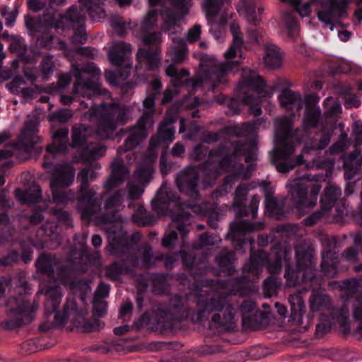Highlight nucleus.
<instances>
[{"instance_id": "15", "label": "nucleus", "mask_w": 362, "mask_h": 362, "mask_svg": "<svg viewBox=\"0 0 362 362\" xmlns=\"http://www.w3.org/2000/svg\"><path fill=\"white\" fill-rule=\"evenodd\" d=\"M59 264V261L54 255H41L37 260L36 267L38 271L49 278L66 283L69 269L65 266L58 267Z\"/></svg>"}, {"instance_id": "52", "label": "nucleus", "mask_w": 362, "mask_h": 362, "mask_svg": "<svg viewBox=\"0 0 362 362\" xmlns=\"http://www.w3.org/2000/svg\"><path fill=\"white\" fill-rule=\"evenodd\" d=\"M50 213L57 218L59 224L72 227V218L69 211L55 206L50 209Z\"/></svg>"}, {"instance_id": "41", "label": "nucleus", "mask_w": 362, "mask_h": 362, "mask_svg": "<svg viewBox=\"0 0 362 362\" xmlns=\"http://www.w3.org/2000/svg\"><path fill=\"white\" fill-rule=\"evenodd\" d=\"M86 129L87 128L83 124L74 126L72 127L71 143L70 144L72 148L82 150L86 146Z\"/></svg>"}, {"instance_id": "14", "label": "nucleus", "mask_w": 362, "mask_h": 362, "mask_svg": "<svg viewBox=\"0 0 362 362\" xmlns=\"http://www.w3.org/2000/svg\"><path fill=\"white\" fill-rule=\"evenodd\" d=\"M322 9L317 12V17L325 25L333 30L335 21L347 16V0H322Z\"/></svg>"}, {"instance_id": "38", "label": "nucleus", "mask_w": 362, "mask_h": 362, "mask_svg": "<svg viewBox=\"0 0 362 362\" xmlns=\"http://www.w3.org/2000/svg\"><path fill=\"white\" fill-rule=\"evenodd\" d=\"M106 148L98 144H88L81 151V158L84 160L98 159L105 155Z\"/></svg>"}, {"instance_id": "56", "label": "nucleus", "mask_w": 362, "mask_h": 362, "mask_svg": "<svg viewBox=\"0 0 362 362\" xmlns=\"http://www.w3.org/2000/svg\"><path fill=\"white\" fill-rule=\"evenodd\" d=\"M280 286L279 279L274 275H271L264 281V292L266 296L271 297L276 292Z\"/></svg>"}, {"instance_id": "7", "label": "nucleus", "mask_w": 362, "mask_h": 362, "mask_svg": "<svg viewBox=\"0 0 362 362\" xmlns=\"http://www.w3.org/2000/svg\"><path fill=\"white\" fill-rule=\"evenodd\" d=\"M320 175L305 174L296 178L288 185L293 204L298 210L313 208L317 202V196L322 189L318 181Z\"/></svg>"}, {"instance_id": "24", "label": "nucleus", "mask_w": 362, "mask_h": 362, "mask_svg": "<svg viewBox=\"0 0 362 362\" xmlns=\"http://www.w3.org/2000/svg\"><path fill=\"white\" fill-rule=\"evenodd\" d=\"M74 180V170L69 164L55 166L50 178V188L69 187Z\"/></svg>"}, {"instance_id": "34", "label": "nucleus", "mask_w": 362, "mask_h": 362, "mask_svg": "<svg viewBox=\"0 0 362 362\" xmlns=\"http://www.w3.org/2000/svg\"><path fill=\"white\" fill-rule=\"evenodd\" d=\"M262 264V259L257 255H251L248 262L243 267V281H253L258 278L259 271Z\"/></svg>"}, {"instance_id": "61", "label": "nucleus", "mask_w": 362, "mask_h": 362, "mask_svg": "<svg viewBox=\"0 0 362 362\" xmlns=\"http://www.w3.org/2000/svg\"><path fill=\"white\" fill-rule=\"evenodd\" d=\"M93 313L95 316L101 317L107 312V302L104 299L93 298Z\"/></svg>"}, {"instance_id": "59", "label": "nucleus", "mask_w": 362, "mask_h": 362, "mask_svg": "<svg viewBox=\"0 0 362 362\" xmlns=\"http://www.w3.org/2000/svg\"><path fill=\"white\" fill-rule=\"evenodd\" d=\"M156 200L160 204L175 202L176 197L166 187H161L156 195Z\"/></svg>"}, {"instance_id": "43", "label": "nucleus", "mask_w": 362, "mask_h": 362, "mask_svg": "<svg viewBox=\"0 0 362 362\" xmlns=\"http://www.w3.org/2000/svg\"><path fill=\"white\" fill-rule=\"evenodd\" d=\"M141 41L147 49L158 48L160 49L162 35L160 32L141 31Z\"/></svg>"}, {"instance_id": "57", "label": "nucleus", "mask_w": 362, "mask_h": 362, "mask_svg": "<svg viewBox=\"0 0 362 362\" xmlns=\"http://www.w3.org/2000/svg\"><path fill=\"white\" fill-rule=\"evenodd\" d=\"M265 206L272 216H279L282 214L283 209L276 198L267 194L265 198Z\"/></svg>"}, {"instance_id": "23", "label": "nucleus", "mask_w": 362, "mask_h": 362, "mask_svg": "<svg viewBox=\"0 0 362 362\" xmlns=\"http://www.w3.org/2000/svg\"><path fill=\"white\" fill-rule=\"evenodd\" d=\"M69 129L66 127L60 128L52 134L53 144L47 148V155L45 156L43 167L48 168L52 165V159L54 158L55 153H64L67 148V137Z\"/></svg>"}, {"instance_id": "20", "label": "nucleus", "mask_w": 362, "mask_h": 362, "mask_svg": "<svg viewBox=\"0 0 362 362\" xmlns=\"http://www.w3.org/2000/svg\"><path fill=\"white\" fill-rule=\"evenodd\" d=\"M198 173L193 167H187L181 170L176 177V185L180 192L192 198H197L198 196Z\"/></svg>"}, {"instance_id": "40", "label": "nucleus", "mask_w": 362, "mask_h": 362, "mask_svg": "<svg viewBox=\"0 0 362 362\" xmlns=\"http://www.w3.org/2000/svg\"><path fill=\"white\" fill-rule=\"evenodd\" d=\"M78 1L93 21H100L106 16L105 11L102 6L103 4H91V0H78Z\"/></svg>"}, {"instance_id": "58", "label": "nucleus", "mask_w": 362, "mask_h": 362, "mask_svg": "<svg viewBox=\"0 0 362 362\" xmlns=\"http://www.w3.org/2000/svg\"><path fill=\"white\" fill-rule=\"evenodd\" d=\"M222 0H205L204 8L207 17H215L221 11L223 6Z\"/></svg>"}, {"instance_id": "29", "label": "nucleus", "mask_w": 362, "mask_h": 362, "mask_svg": "<svg viewBox=\"0 0 362 362\" xmlns=\"http://www.w3.org/2000/svg\"><path fill=\"white\" fill-rule=\"evenodd\" d=\"M161 49L158 48H139L136 53L139 63H144L148 69L154 70L158 67Z\"/></svg>"}, {"instance_id": "50", "label": "nucleus", "mask_w": 362, "mask_h": 362, "mask_svg": "<svg viewBox=\"0 0 362 362\" xmlns=\"http://www.w3.org/2000/svg\"><path fill=\"white\" fill-rule=\"evenodd\" d=\"M134 220L143 226H152L156 222V217L153 214L148 213L146 209L141 208L134 216Z\"/></svg>"}, {"instance_id": "26", "label": "nucleus", "mask_w": 362, "mask_h": 362, "mask_svg": "<svg viewBox=\"0 0 362 362\" xmlns=\"http://www.w3.org/2000/svg\"><path fill=\"white\" fill-rule=\"evenodd\" d=\"M132 51V47L129 43L122 41L117 42L109 52L110 62L116 66H130L129 55Z\"/></svg>"}, {"instance_id": "6", "label": "nucleus", "mask_w": 362, "mask_h": 362, "mask_svg": "<svg viewBox=\"0 0 362 362\" xmlns=\"http://www.w3.org/2000/svg\"><path fill=\"white\" fill-rule=\"evenodd\" d=\"M110 255L121 257L119 262H115L106 268V276L115 281L123 273L129 272L137 267L138 257L135 254V248L132 243L124 238H114L106 247Z\"/></svg>"}, {"instance_id": "48", "label": "nucleus", "mask_w": 362, "mask_h": 362, "mask_svg": "<svg viewBox=\"0 0 362 362\" xmlns=\"http://www.w3.org/2000/svg\"><path fill=\"white\" fill-rule=\"evenodd\" d=\"M262 227L255 228V226L247 221H234L230 224V232L233 236L245 235L255 229H260Z\"/></svg>"}, {"instance_id": "21", "label": "nucleus", "mask_w": 362, "mask_h": 362, "mask_svg": "<svg viewBox=\"0 0 362 362\" xmlns=\"http://www.w3.org/2000/svg\"><path fill=\"white\" fill-rule=\"evenodd\" d=\"M309 302L310 308L313 313L327 310L332 319L336 320L337 322L341 323L342 326H345L346 325L347 321L343 322L341 318H337L333 316V312L336 313L337 310H340V308H334L332 306L330 297L323 291L315 288L313 289Z\"/></svg>"}, {"instance_id": "2", "label": "nucleus", "mask_w": 362, "mask_h": 362, "mask_svg": "<svg viewBox=\"0 0 362 362\" xmlns=\"http://www.w3.org/2000/svg\"><path fill=\"white\" fill-rule=\"evenodd\" d=\"M192 319L194 322L209 320L210 329L233 331L237 327V310L225 296L199 298Z\"/></svg>"}, {"instance_id": "27", "label": "nucleus", "mask_w": 362, "mask_h": 362, "mask_svg": "<svg viewBox=\"0 0 362 362\" xmlns=\"http://www.w3.org/2000/svg\"><path fill=\"white\" fill-rule=\"evenodd\" d=\"M244 146V144L238 143L236 144L233 153L226 156H223L226 151V148L223 146L211 151L209 153L210 158L223 156V158L218 161V165L216 171L219 173L223 171H228L231 170L234 167L233 164V158L240 156L243 153L242 151Z\"/></svg>"}, {"instance_id": "31", "label": "nucleus", "mask_w": 362, "mask_h": 362, "mask_svg": "<svg viewBox=\"0 0 362 362\" xmlns=\"http://www.w3.org/2000/svg\"><path fill=\"white\" fill-rule=\"evenodd\" d=\"M45 294L47 297L45 303V310L47 315L56 312L57 308L61 303L62 291L58 286L48 288Z\"/></svg>"}, {"instance_id": "44", "label": "nucleus", "mask_w": 362, "mask_h": 362, "mask_svg": "<svg viewBox=\"0 0 362 362\" xmlns=\"http://www.w3.org/2000/svg\"><path fill=\"white\" fill-rule=\"evenodd\" d=\"M321 117L320 107L306 105V110L303 117V123L305 127H317Z\"/></svg>"}, {"instance_id": "49", "label": "nucleus", "mask_w": 362, "mask_h": 362, "mask_svg": "<svg viewBox=\"0 0 362 362\" xmlns=\"http://www.w3.org/2000/svg\"><path fill=\"white\" fill-rule=\"evenodd\" d=\"M339 126L341 128L339 139L329 148V151L332 154L342 152L349 146L347 133L344 129V125L340 123Z\"/></svg>"}, {"instance_id": "64", "label": "nucleus", "mask_w": 362, "mask_h": 362, "mask_svg": "<svg viewBox=\"0 0 362 362\" xmlns=\"http://www.w3.org/2000/svg\"><path fill=\"white\" fill-rule=\"evenodd\" d=\"M73 116V112L69 109H62L53 112L51 115L52 120H57L59 122L65 123Z\"/></svg>"}, {"instance_id": "37", "label": "nucleus", "mask_w": 362, "mask_h": 362, "mask_svg": "<svg viewBox=\"0 0 362 362\" xmlns=\"http://www.w3.org/2000/svg\"><path fill=\"white\" fill-rule=\"evenodd\" d=\"M341 194L340 188L334 185L327 187L325 189L324 194L320 199V204L322 209H326L329 211L332 209L335 202L340 197Z\"/></svg>"}, {"instance_id": "1", "label": "nucleus", "mask_w": 362, "mask_h": 362, "mask_svg": "<svg viewBox=\"0 0 362 362\" xmlns=\"http://www.w3.org/2000/svg\"><path fill=\"white\" fill-rule=\"evenodd\" d=\"M112 172L104 183L103 187L106 190L96 197V192L90 187L89 182L96 179L97 172L92 168L81 169L77 175L79 182L78 196L76 197L78 210L81 214V218L88 219L91 216L98 214L102 210V199L107 192L122 185L129 174V170L124 165V160L120 158H115L111 164Z\"/></svg>"}, {"instance_id": "32", "label": "nucleus", "mask_w": 362, "mask_h": 362, "mask_svg": "<svg viewBox=\"0 0 362 362\" xmlns=\"http://www.w3.org/2000/svg\"><path fill=\"white\" fill-rule=\"evenodd\" d=\"M61 18L62 24H64L62 28L65 29L83 24L86 16L83 9L78 11L76 6H72L67 10L66 13L61 16Z\"/></svg>"}, {"instance_id": "60", "label": "nucleus", "mask_w": 362, "mask_h": 362, "mask_svg": "<svg viewBox=\"0 0 362 362\" xmlns=\"http://www.w3.org/2000/svg\"><path fill=\"white\" fill-rule=\"evenodd\" d=\"M329 213L326 209H322V206H320V209L313 213L311 215L308 216L303 220V222L307 226H313L315 223L318 222V221L325 216L326 214Z\"/></svg>"}, {"instance_id": "22", "label": "nucleus", "mask_w": 362, "mask_h": 362, "mask_svg": "<svg viewBox=\"0 0 362 362\" xmlns=\"http://www.w3.org/2000/svg\"><path fill=\"white\" fill-rule=\"evenodd\" d=\"M37 122L36 119H30L25 122L23 130L18 137V141L16 144L17 149L23 150L27 153H30L34 145L39 141L37 136Z\"/></svg>"}, {"instance_id": "33", "label": "nucleus", "mask_w": 362, "mask_h": 362, "mask_svg": "<svg viewBox=\"0 0 362 362\" xmlns=\"http://www.w3.org/2000/svg\"><path fill=\"white\" fill-rule=\"evenodd\" d=\"M279 99L281 106L288 110H291L294 107L300 110L303 105L301 95L288 88L282 90L279 95Z\"/></svg>"}, {"instance_id": "46", "label": "nucleus", "mask_w": 362, "mask_h": 362, "mask_svg": "<svg viewBox=\"0 0 362 362\" xmlns=\"http://www.w3.org/2000/svg\"><path fill=\"white\" fill-rule=\"evenodd\" d=\"M59 187L51 188L53 202L57 204H67L69 202L74 201L76 195L74 191L71 189L64 191L59 189Z\"/></svg>"}, {"instance_id": "51", "label": "nucleus", "mask_w": 362, "mask_h": 362, "mask_svg": "<svg viewBox=\"0 0 362 362\" xmlns=\"http://www.w3.org/2000/svg\"><path fill=\"white\" fill-rule=\"evenodd\" d=\"M255 129V124L250 122H245L241 125L230 127L228 132L238 137H247L250 135Z\"/></svg>"}, {"instance_id": "18", "label": "nucleus", "mask_w": 362, "mask_h": 362, "mask_svg": "<svg viewBox=\"0 0 362 362\" xmlns=\"http://www.w3.org/2000/svg\"><path fill=\"white\" fill-rule=\"evenodd\" d=\"M248 187L245 184L239 185L235 192L234 206L240 208L238 213L239 217L252 216L253 219L257 218L260 197L253 195L247 206H243V202L247 194Z\"/></svg>"}, {"instance_id": "35", "label": "nucleus", "mask_w": 362, "mask_h": 362, "mask_svg": "<svg viewBox=\"0 0 362 362\" xmlns=\"http://www.w3.org/2000/svg\"><path fill=\"white\" fill-rule=\"evenodd\" d=\"M265 55L264 63L266 66L271 69L279 68L282 64V56L279 49L273 44H269L264 47Z\"/></svg>"}, {"instance_id": "16", "label": "nucleus", "mask_w": 362, "mask_h": 362, "mask_svg": "<svg viewBox=\"0 0 362 362\" xmlns=\"http://www.w3.org/2000/svg\"><path fill=\"white\" fill-rule=\"evenodd\" d=\"M125 194V190L120 189L110 194L105 199L104 203L105 213L96 217L98 223L105 225L121 220V217L117 212V208L122 205Z\"/></svg>"}, {"instance_id": "28", "label": "nucleus", "mask_w": 362, "mask_h": 362, "mask_svg": "<svg viewBox=\"0 0 362 362\" xmlns=\"http://www.w3.org/2000/svg\"><path fill=\"white\" fill-rule=\"evenodd\" d=\"M307 291V288H302L300 291L291 294L288 298L291 311V317L293 322L297 325L303 324V315L305 313V305L302 293Z\"/></svg>"}, {"instance_id": "17", "label": "nucleus", "mask_w": 362, "mask_h": 362, "mask_svg": "<svg viewBox=\"0 0 362 362\" xmlns=\"http://www.w3.org/2000/svg\"><path fill=\"white\" fill-rule=\"evenodd\" d=\"M189 215L187 212H182L173 216L172 223L169 226L170 230L164 234L162 238V245L164 247L170 249L175 246L178 238L177 230L182 237L187 234V222Z\"/></svg>"}, {"instance_id": "30", "label": "nucleus", "mask_w": 362, "mask_h": 362, "mask_svg": "<svg viewBox=\"0 0 362 362\" xmlns=\"http://www.w3.org/2000/svg\"><path fill=\"white\" fill-rule=\"evenodd\" d=\"M15 194L23 204H35L39 202L42 197V189L39 185L33 183L26 191L16 189Z\"/></svg>"}, {"instance_id": "54", "label": "nucleus", "mask_w": 362, "mask_h": 362, "mask_svg": "<svg viewBox=\"0 0 362 362\" xmlns=\"http://www.w3.org/2000/svg\"><path fill=\"white\" fill-rule=\"evenodd\" d=\"M40 68L42 80H48L49 76L53 74L54 69L52 57L49 55L45 56L40 64Z\"/></svg>"}, {"instance_id": "13", "label": "nucleus", "mask_w": 362, "mask_h": 362, "mask_svg": "<svg viewBox=\"0 0 362 362\" xmlns=\"http://www.w3.org/2000/svg\"><path fill=\"white\" fill-rule=\"evenodd\" d=\"M264 87L265 83L259 74L255 71H250L238 86V94L246 104L250 105L253 103L255 94L268 95Z\"/></svg>"}, {"instance_id": "53", "label": "nucleus", "mask_w": 362, "mask_h": 362, "mask_svg": "<svg viewBox=\"0 0 362 362\" xmlns=\"http://www.w3.org/2000/svg\"><path fill=\"white\" fill-rule=\"evenodd\" d=\"M235 260V253L224 248L216 257V262L222 268L230 267Z\"/></svg>"}, {"instance_id": "11", "label": "nucleus", "mask_w": 362, "mask_h": 362, "mask_svg": "<svg viewBox=\"0 0 362 362\" xmlns=\"http://www.w3.org/2000/svg\"><path fill=\"white\" fill-rule=\"evenodd\" d=\"M6 306L8 315L14 317L1 323L2 328L6 330L13 329L31 322L33 319L31 313L38 308L35 302L30 303L21 295L8 298Z\"/></svg>"}, {"instance_id": "62", "label": "nucleus", "mask_w": 362, "mask_h": 362, "mask_svg": "<svg viewBox=\"0 0 362 362\" xmlns=\"http://www.w3.org/2000/svg\"><path fill=\"white\" fill-rule=\"evenodd\" d=\"M153 289L158 294L163 293L166 289V279L162 274H157L153 279Z\"/></svg>"}, {"instance_id": "3", "label": "nucleus", "mask_w": 362, "mask_h": 362, "mask_svg": "<svg viewBox=\"0 0 362 362\" xmlns=\"http://www.w3.org/2000/svg\"><path fill=\"white\" fill-rule=\"evenodd\" d=\"M84 117L88 119L98 118L95 134L100 139L109 138L117 126L125 124L132 118L130 107L118 103L91 105Z\"/></svg>"}, {"instance_id": "25", "label": "nucleus", "mask_w": 362, "mask_h": 362, "mask_svg": "<svg viewBox=\"0 0 362 362\" xmlns=\"http://www.w3.org/2000/svg\"><path fill=\"white\" fill-rule=\"evenodd\" d=\"M291 253V248L285 244L278 243L273 246L268 260L267 269L271 274L280 272L283 259L287 260Z\"/></svg>"}, {"instance_id": "42", "label": "nucleus", "mask_w": 362, "mask_h": 362, "mask_svg": "<svg viewBox=\"0 0 362 362\" xmlns=\"http://www.w3.org/2000/svg\"><path fill=\"white\" fill-rule=\"evenodd\" d=\"M160 16L162 17L163 23L160 28L164 32L175 33V26L177 23V15L171 9L160 10Z\"/></svg>"}, {"instance_id": "36", "label": "nucleus", "mask_w": 362, "mask_h": 362, "mask_svg": "<svg viewBox=\"0 0 362 362\" xmlns=\"http://www.w3.org/2000/svg\"><path fill=\"white\" fill-rule=\"evenodd\" d=\"M78 314L76 301L74 298H69L64 305L63 313H56L54 315V323L57 326L62 325L68 318L74 317Z\"/></svg>"}, {"instance_id": "5", "label": "nucleus", "mask_w": 362, "mask_h": 362, "mask_svg": "<svg viewBox=\"0 0 362 362\" xmlns=\"http://www.w3.org/2000/svg\"><path fill=\"white\" fill-rule=\"evenodd\" d=\"M344 302L340 310L333 312V316L348 321L349 310L354 319L358 323L356 332L362 337V281L356 279H346L341 286Z\"/></svg>"}, {"instance_id": "55", "label": "nucleus", "mask_w": 362, "mask_h": 362, "mask_svg": "<svg viewBox=\"0 0 362 362\" xmlns=\"http://www.w3.org/2000/svg\"><path fill=\"white\" fill-rule=\"evenodd\" d=\"M159 12L158 10H152L148 12L141 24V31H148L157 25Z\"/></svg>"}, {"instance_id": "9", "label": "nucleus", "mask_w": 362, "mask_h": 362, "mask_svg": "<svg viewBox=\"0 0 362 362\" xmlns=\"http://www.w3.org/2000/svg\"><path fill=\"white\" fill-rule=\"evenodd\" d=\"M71 71L76 78L73 92L83 97L91 98L102 94L100 83V71L94 63H89L82 67L74 64Z\"/></svg>"}, {"instance_id": "12", "label": "nucleus", "mask_w": 362, "mask_h": 362, "mask_svg": "<svg viewBox=\"0 0 362 362\" xmlns=\"http://www.w3.org/2000/svg\"><path fill=\"white\" fill-rule=\"evenodd\" d=\"M152 126V112L143 113L134 125L122 130V132L127 133L128 136L123 145L119 147L118 153H122L135 148L147 137V130Z\"/></svg>"}, {"instance_id": "19", "label": "nucleus", "mask_w": 362, "mask_h": 362, "mask_svg": "<svg viewBox=\"0 0 362 362\" xmlns=\"http://www.w3.org/2000/svg\"><path fill=\"white\" fill-rule=\"evenodd\" d=\"M322 270L327 275L334 272L339 263L337 239L335 237H325L322 239Z\"/></svg>"}, {"instance_id": "47", "label": "nucleus", "mask_w": 362, "mask_h": 362, "mask_svg": "<svg viewBox=\"0 0 362 362\" xmlns=\"http://www.w3.org/2000/svg\"><path fill=\"white\" fill-rule=\"evenodd\" d=\"M164 255L159 252H153L152 247L146 245L144 248L142 262L147 267H151L156 265L157 262L163 261Z\"/></svg>"}, {"instance_id": "39", "label": "nucleus", "mask_w": 362, "mask_h": 362, "mask_svg": "<svg viewBox=\"0 0 362 362\" xmlns=\"http://www.w3.org/2000/svg\"><path fill=\"white\" fill-rule=\"evenodd\" d=\"M60 14L52 7L47 8L45 12L40 16V23L47 28H62V18Z\"/></svg>"}, {"instance_id": "4", "label": "nucleus", "mask_w": 362, "mask_h": 362, "mask_svg": "<svg viewBox=\"0 0 362 362\" xmlns=\"http://www.w3.org/2000/svg\"><path fill=\"white\" fill-rule=\"evenodd\" d=\"M276 135L280 142L281 147L274 150L272 162L276 165L280 173H288L301 163L302 156L295 160H287L294 152V146L288 144V140L291 136L293 122L291 119L284 117L275 119Z\"/></svg>"}, {"instance_id": "10", "label": "nucleus", "mask_w": 362, "mask_h": 362, "mask_svg": "<svg viewBox=\"0 0 362 362\" xmlns=\"http://www.w3.org/2000/svg\"><path fill=\"white\" fill-rule=\"evenodd\" d=\"M296 267L286 266V284L296 286L300 282L311 281L315 278L316 262L313 255L303 247L296 250Z\"/></svg>"}, {"instance_id": "63", "label": "nucleus", "mask_w": 362, "mask_h": 362, "mask_svg": "<svg viewBox=\"0 0 362 362\" xmlns=\"http://www.w3.org/2000/svg\"><path fill=\"white\" fill-rule=\"evenodd\" d=\"M87 38L88 37L83 24L77 25V28L75 30L71 38L72 42L76 45L84 44Z\"/></svg>"}, {"instance_id": "45", "label": "nucleus", "mask_w": 362, "mask_h": 362, "mask_svg": "<svg viewBox=\"0 0 362 362\" xmlns=\"http://www.w3.org/2000/svg\"><path fill=\"white\" fill-rule=\"evenodd\" d=\"M173 120L164 119L158 129V136L165 142H172L175 138V129L173 126Z\"/></svg>"}, {"instance_id": "8", "label": "nucleus", "mask_w": 362, "mask_h": 362, "mask_svg": "<svg viewBox=\"0 0 362 362\" xmlns=\"http://www.w3.org/2000/svg\"><path fill=\"white\" fill-rule=\"evenodd\" d=\"M237 49L231 45L224 54L226 61L214 63L209 69H204L202 73L191 78L192 86L194 88L199 87L206 83L214 90L220 84L226 83V78L228 74L239 69L240 63L238 61L230 60L236 56Z\"/></svg>"}]
</instances>
